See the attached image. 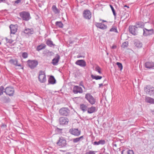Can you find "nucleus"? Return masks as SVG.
Listing matches in <instances>:
<instances>
[{
  "label": "nucleus",
  "mask_w": 154,
  "mask_h": 154,
  "mask_svg": "<svg viewBox=\"0 0 154 154\" xmlns=\"http://www.w3.org/2000/svg\"><path fill=\"white\" fill-rule=\"evenodd\" d=\"M20 16L23 20L28 21L31 18L29 13L27 11H23L19 14Z\"/></svg>",
  "instance_id": "f257e3e1"
},
{
  "label": "nucleus",
  "mask_w": 154,
  "mask_h": 154,
  "mask_svg": "<svg viewBox=\"0 0 154 154\" xmlns=\"http://www.w3.org/2000/svg\"><path fill=\"white\" fill-rule=\"evenodd\" d=\"M27 63L29 67L32 69H34L38 64V61L36 60H28Z\"/></svg>",
  "instance_id": "f03ea898"
},
{
  "label": "nucleus",
  "mask_w": 154,
  "mask_h": 154,
  "mask_svg": "<svg viewBox=\"0 0 154 154\" xmlns=\"http://www.w3.org/2000/svg\"><path fill=\"white\" fill-rule=\"evenodd\" d=\"M59 112L61 116H66L69 115L70 110L67 107H63L60 109Z\"/></svg>",
  "instance_id": "7ed1b4c3"
},
{
  "label": "nucleus",
  "mask_w": 154,
  "mask_h": 154,
  "mask_svg": "<svg viewBox=\"0 0 154 154\" xmlns=\"http://www.w3.org/2000/svg\"><path fill=\"white\" fill-rule=\"evenodd\" d=\"M38 79L41 83H45L46 81V76L44 71L42 70L39 71Z\"/></svg>",
  "instance_id": "20e7f679"
},
{
  "label": "nucleus",
  "mask_w": 154,
  "mask_h": 154,
  "mask_svg": "<svg viewBox=\"0 0 154 154\" xmlns=\"http://www.w3.org/2000/svg\"><path fill=\"white\" fill-rule=\"evenodd\" d=\"M144 90L146 94L150 95L154 94V88L151 85L146 86L144 88Z\"/></svg>",
  "instance_id": "39448f33"
},
{
  "label": "nucleus",
  "mask_w": 154,
  "mask_h": 154,
  "mask_svg": "<svg viewBox=\"0 0 154 154\" xmlns=\"http://www.w3.org/2000/svg\"><path fill=\"white\" fill-rule=\"evenodd\" d=\"M14 91V90L13 88L7 87L5 89L4 92L7 95L10 96H13Z\"/></svg>",
  "instance_id": "423d86ee"
},
{
  "label": "nucleus",
  "mask_w": 154,
  "mask_h": 154,
  "mask_svg": "<svg viewBox=\"0 0 154 154\" xmlns=\"http://www.w3.org/2000/svg\"><path fill=\"white\" fill-rule=\"evenodd\" d=\"M128 29L130 32L134 35H136L138 33L137 27L135 26H129Z\"/></svg>",
  "instance_id": "0eeeda50"
},
{
  "label": "nucleus",
  "mask_w": 154,
  "mask_h": 154,
  "mask_svg": "<svg viewBox=\"0 0 154 154\" xmlns=\"http://www.w3.org/2000/svg\"><path fill=\"white\" fill-rule=\"evenodd\" d=\"M57 144L60 147H65L66 145V141L63 138H60L57 143Z\"/></svg>",
  "instance_id": "6e6552de"
},
{
  "label": "nucleus",
  "mask_w": 154,
  "mask_h": 154,
  "mask_svg": "<svg viewBox=\"0 0 154 154\" xmlns=\"http://www.w3.org/2000/svg\"><path fill=\"white\" fill-rule=\"evenodd\" d=\"M69 132L71 134L75 136H78L81 134V131H79L78 129L71 128L69 130Z\"/></svg>",
  "instance_id": "1a4fd4ad"
},
{
  "label": "nucleus",
  "mask_w": 154,
  "mask_h": 154,
  "mask_svg": "<svg viewBox=\"0 0 154 154\" xmlns=\"http://www.w3.org/2000/svg\"><path fill=\"white\" fill-rule=\"evenodd\" d=\"M59 122L60 125H67L68 123L69 120L66 117H61L59 119Z\"/></svg>",
  "instance_id": "9d476101"
},
{
  "label": "nucleus",
  "mask_w": 154,
  "mask_h": 154,
  "mask_svg": "<svg viewBox=\"0 0 154 154\" xmlns=\"http://www.w3.org/2000/svg\"><path fill=\"white\" fill-rule=\"evenodd\" d=\"M143 35L145 36L152 35L154 33V30L152 29H148L146 28L143 29Z\"/></svg>",
  "instance_id": "9b49d317"
},
{
  "label": "nucleus",
  "mask_w": 154,
  "mask_h": 154,
  "mask_svg": "<svg viewBox=\"0 0 154 154\" xmlns=\"http://www.w3.org/2000/svg\"><path fill=\"white\" fill-rule=\"evenodd\" d=\"M73 93L75 94L78 93H82L83 92V90L81 87L77 85H75L73 88Z\"/></svg>",
  "instance_id": "f8f14e48"
},
{
  "label": "nucleus",
  "mask_w": 154,
  "mask_h": 154,
  "mask_svg": "<svg viewBox=\"0 0 154 154\" xmlns=\"http://www.w3.org/2000/svg\"><path fill=\"white\" fill-rule=\"evenodd\" d=\"M83 16L85 19H90L91 17V12L89 10H85L83 12Z\"/></svg>",
  "instance_id": "ddd939ff"
},
{
  "label": "nucleus",
  "mask_w": 154,
  "mask_h": 154,
  "mask_svg": "<svg viewBox=\"0 0 154 154\" xmlns=\"http://www.w3.org/2000/svg\"><path fill=\"white\" fill-rule=\"evenodd\" d=\"M75 64L81 67H85L86 65V62L83 60H77L75 62Z\"/></svg>",
  "instance_id": "4468645a"
},
{
  "label": "nucleus",
  "mask_w": 154,
  "mask_h": 154,
  "mask_svg": "<svg viewBox=\"0 0 154 154\" xmlns=\"http://www.w3.org/2000/svg\"><path fill=\"white\" fill-rule=\"evenodd\" d=\"M60 59V56L58 54H56L55 57L52 60V63L53 65L54 66L57 65Z\"/></svg>",
  "instance_id": "2eb2a0df"
},
{
  "label": "nucleus",
  "mask_w": 154,
  "mask_h": 154,
  "mask_svg": "<svg viewBox=\"0 0 154 154\" xmlns=\"http://www.w3.org/2000/svg\"><path fill=\"white\" fill-rule=\"evenodd\" d=\"M23 32L28 35H29L34 33V31L32 28L29 29L26 28L24 29Z\"/></svg>",
  "instance_id": "dca6fc26"
},
{
  "label": "nucleus",
  "mask_w": 154,
  "mask_h": 154,
  "mask_svg": "<svg viewBox=\"0 0 154 154\" xmlns=\"http://www.w3.org/2000/svg\"><path fill=\"white\" fill-rule=\"evenodd\" d=\"M145 66L148 69H154V63L152 62H147L145 63Z\"/></svg>",
  "instance_id": "f3484780"
},
{
  "label": "nucleus",
  "mask_w": 154,
  "mask_h": 154,
  "mask_svg": "<svg viewBox=\"0 0 154 154\" xmlns=\"http://www.w3.org/2000/svg\"><path fill=\"white\" fill-rule=\"evenodd\" d=\"M95 25L97 27L103 29H106L107 27L106 25L102 23H96Z\"/></svg>",
  "instance_id": "a211bd4d"
},
{
  "label": "nucleus",
  "mask_w": 154,
  "mask_h": 154,
  "mask_svg": "<svg viewBox=\"0 0 154 154\" xmlns=\"http://www.w3.org/2000/svg\"><path fill=\"white\" fill-rule=\"evenodd\" d=\"M10 29L11 34H14L17 32V29L16 26L13 25H11L10 26Z\"/></svg>",
  "instance_id": "6ab92c4d"
},
{
  "label": "nucleus",
  "mask_w": 154,
  "mask_h": 154,
  "mask_svg": "<svg viewBox=\"0 0 154 154\" xmlns=\"http://www.w3.org/2000/svg\"><path fill=\"white\" fill-rule=\"evenodd\" d=\"M48 82L49 84L53 85L55 84L56 80L53 76L51 75L48 79Z\"/></svg>",
  "instance_id": "aec40b11"
},
{
  "label": "nucleus",
  "mask_w": 154,
  "mask_h": 154,
  "mask_svg": "<svg viewBox=\"0 0 154 154\" xmlns=\"http://www.w3.org/2000/svg\"><path fill=\"white\" fill-rule=\"evenodd\" d=\"M85 98L91 104H94L95 103V100L93 97H85Z\"/></svg>",
  "instance_id": "412c9836"
},
{
  "label": "nucleus",
  "mask_w": 154,
  "mask_h": 154,
  "mask_svg": "<svg viewBox=\"0 0 154 154\" xmlns=\"http://www.w3.org/2000/svg\"><path fill=\"white\" fill-rule=\"evenodd\" d=\"M87 110L88 112L89 113H92L97 111L96 107L93 106L88 108Z\"/></svg>",
  "instance_id": "4be33fe9"
},
{
  "label": "nucleus",
  "mask_w": 154,
  "mask_h": 154,
  "mask_svg": "<svg viewBox=\"0 0 154 154\" xmlns=\"http://www.w3.org/2000/svg\"><path fill=\"white\" fill-rule=\"evenodd\" d=\"M145 100L147 103L151 104H154V99L150 97H146Z\"/></svg>",
  "instance_id": "5701e85b"
},
{
  "label": "nucleus",
  "mask_w": 154,
  "mask_h": 154,
  "mask_svg": "<svg viewBox=\"0 0 154 154\" xmlns=\"http://www.w3.org/2000/svg\"><path fill=\"white\" fill-rule=\"evenodd\" d=\"M51 9L54 13L55 14H59L60 12V10L57 8L55 5H53L52 6Z\"/></svg>",
  "instance_id": "b1692460"
},
{
  "label": "nucleus",
  "mask_w": 154,
  "mask_h": 154,
  "mask_svg": "<svg viewBox=\"0 0 154 154\" xmlns=\"http://www.w3.org/2000/svg\"><path fill=\"white\" fill-rule=\"evenodd\" d=\"M105 143V141L104 140H100L98 141H95L93 143L94 145H103Z\"/></svg>",
  "instance_id": "393cba45"
},
{
  "label": "nucleus",
  "mask_w": 154,
  "mask_h": 154,
  "mask_svg": "<svg viewBox=\"0 0 154 154\" xmlns=\"http://www.w3.org/2000/svg\"><path fill=\"white\" fill-rule=\"evenodd\" d=\"M84 139V136H82L79 137H77L73 139V141L74 143H77L82 140Z\"/></svg>",
  "instance_id": "a878e982"
},
{
  "label": "nucleus",
  "mask_w": 154,
  "mask_h": 154,
  "mask_svg": "<svg viewBox=\"0 0 154 154\" xmlns=\"http://www.w3.org/2000/svg\"><path fill=\"white\" fill-rule=\"evenodd\" d=\"M1 99L3 103H8L10 101V99L8 97H2Z\"/></svg>",
  "instance_id": "bb28decb"
},
{
  "label": "nucleus",
  "mask_w": 154,
  "mask_h": 154,
  "mask_svg": "<svg viewBox=\"0 0 154 154\" xmlns=\"http://www.w3.org/2000/svg\"><path fill=\"white\" fill-rule=\"evenodd\" d=\"M136 27L138 28H143L144 26V24L143 22H137L136 23V24L135 25Z\"/></svg>",
  "instance_id": "cd10ccee"
},
{
  "label": "nucleus",
  "mask_w": 154,
  "mask_h": 154,
  "mask_svg": "<svg viewBox=\"0 0 154 154\" xmlns=\"http://www.w3.org/2000/svg\"><path fill=\"white\" fill-rule=\"evenodd\" d=\"M46 47V45L44 44H42L37 46L36 50L37 51H39L45 49Z\"/></svg>",
  "instance_id": "c85d7f7f"
},
{
  "label": "nucleus",
  "mask_w": 154,
  "mask_h": 154,
  "mask_svg": "<svg viewBox=\"0 0 154 154\" xmlns=\"http://www.w3.org/2000/svg\"><path fill=\"white\" fill-rule=\"evenodd\" d=\"M80 108L83 112H84L88 109V107L86 105L82 104L80 105Z\"/></svg>",
  "instance_id": "c756f323"
},
{
  "label": "nucleus",
  "mask_w": 154,
  "mask_h": 154,
  "mask_svg": "<svg viewBox=\"0 0 154 154\" xmlns=\"http://www.w3.org/2000/svg\"><path fill=\"white\" fill-rule=\"evenodd\" d=\"M134 45L136 46L138 48H141L142 46V43L139 41L137 40L135 41Z\"/></svg>",
  "instance_id": "7c9ffc66"
},
{
  "label": "nucleus",
  "mask_w": 154,
  "mask_h": 154,
  "mask_svg": "<svg viewBox=\"0 0 154 154\" xmlns=\"http://www.w3.org/2000/svg\"><path fill=\"white\" fill-rule=\"evenodd\" d=\"M56 26L60 28H62L63 25L61 21H57L55 22Z\"/></svg>",
  "instance_id": "2f4dec72"
},
{
  "label": "nucleus",
  "mask_w": 154,
  "mask_h": 154,
  "mask_svg": "<svg viewBox=\"0 0 154 154\" xmlns=\"http://www.w3.org/2000/svg\"><path fill=\"white\" fill-rule=\"evenodd\" d=\"M46 44L50 47H52L53 46H55V45L53 43V42L51 40H48L46 42Z\"/></svg>",
  "instance_id": "473e14b6"
},
{
  "label": "nucleus",
  "mask_w": 154,
  "mask_h": 154,
  "mask_svg": "<svg viewBox=\"0 0 154 154\" xmlns=\"http://www.w3.org/2000/svg\"><path fill=\"white\" fill-rule=\"evenodd\" d=\"M91 77L93 79H95L96 80L100 79H102V77L99 75H91Z\"/></svg>",
  "instance_id": "72a5a7b5"
},
{
  "label": "nucleus",
  "mask_w": 154,
  "mask_h": 154,
  "mask_svg": "<svg viewBox=\"0 0 154 154\" xmlns=\"http://www.w3.org/2000/svg\"><path fill=\"white\" fill-rule=\"evenodd\" d=\"M9 62L13 64L16 66L18 63V61L17 60H14L12 59L9 60Z\"/></svg>",
  "instance_id": "f704fd0d"
},
{
  "label": "nucleus",
  "mask_w": 154,
  "mask_h": 154,
  "mask_svg": "<svg viewBox=\"0 0 154 154\" xmlns=\"http://www.w3.org/2000/svg\"><path fill=\"white\" fill-rule=\"evenodd\" d=\"M128 41L125 42L123 43L122 45V47L123 48H127L128 46Z\"/></svg>",
  "instance_id": "c9c22d12"
},
{
  "label": "nucleus",
  "mask_w": 154,
  "mask_h": 154,
  "mask_svg": "<svg viewBox=\"0 0 154 154\" xmlns=\"http://www.w3.org/2000/svg\"><path fill=\"white\" fill-rule=\"evenodd\" d=\"M101 68L98 66H97L95 68V70L98 72L100 74L102 73V72L101 71Z\"/></svg>",
  "instance_id": "e433bc0d"
},
{
  "label": "nucleus",
  "mask_w": 154,
  "mask_h": 154,
  "mask_svg": "<svg viewBox=\"0 0 154 154\" xmlns=\"http://www.w3.org/2000/svg\"><path fill=\"white\" fill-rule=\"evenodd\" d=\"M109 31L111 32H114L118 33V32L116 27H113L109 30Z\"/></svg>",
  "instance_id": "4c0bfd02"
},
{
  "label": "nucleus",
  "mask_w": 154,
  "mask_h": 154,
  "mask_svg": "<svg viewBox=\"0 0 154 154\" xmlns=\"http://www.w3.org/2000/svg\"><path fill=\"white\" fill-rule=\"evenodd\" d=\"M109 6L112 11V13H113V14L114 16H115V17H116V11H115V10L114 8L112 6V5H110Z\"/></svg>",
  "instance_id": "58836bf2"
},
{
  "label": "nucleus",
  "mask_w": 154,
  "mask_h": 154,
  "mask_svg": "<svg viewBox=\"0 0 154 154\" xmlns=\"http://www.w3.org/2000/svg\"><path fill=\"white\" fill-rule=\"evenodd\" d=\"M22 56L23 58H26L28 57V54L26 52H23L22 54Z\"/></svg>",
  "instance_id": "ea45409f"
},
{
  "label": "nucleus",
  "mask_w": 154,
  "mask_h": 154,
  "mask_svg": "<svg viewBox=\"0 0 154 154\" xmlns=\"http://www.w3.org/2000/svg\"><path fill=\"white\" fill-rule=\"evenodd\" d=\"M116 64L118 66V67L120 69V70H121L123 68V66L122 64L119 62H117L116 63Z\"/></svg>",
  "instance_id": "a19ab883"
},
{
  "label": "nucleus",
  "mask_w": 154,
  "mask_h": 154,
  "mask_svg": "<svg viewBox=\"0 0 154 154\" xmlns=\"http://www.w3.org/2000/svg\"><path fill=\"white\" fill-rule=\"evenodd\" d=\"M4 88L3 86H1L0 87V95L2 94L3 92H4Z\"/></svg>",
  "instance_id": "79ce46f5"
},
{
  "label": "nucleus",
  "mask_w": 154,
  "mask_h": 154,
  "mask_svg": "<svg viewBox=\"0 0 154 154\" xmlns=\"http://www.w3.org/2000/svg\"><path fill=\"white\" fill-rule=\"evenodd\" d=\"M127 154H134L133 151L132 149H128L127 151Z\"/></svg>",
  "instance_id": "37998d69"
},
{
  "label": "nucleus",
  "mask_w": 154,
  "mask_h": 154,
  "mask_svg": "<svg viewBox=\"0 0 154 154\" xmlns=\"http://www.w3.org/2000/svg\"><path fill=\"white\" fill-rule=\"evenodd\" d=\"M5 40L7 42L10 44L12 43L13 42V40L11 39H8L7 38H5Z\"/></svg>",
  "instance_id": "c03bdc74"
},
{
  "label": "nucleus",
  "mask_w": 154,
  "mask_h": 154,
  "mask_svg": "<svg viewBox=\"0 0 154 154\" xmlns=\"http://www.w3.org/2000/svg\"><path fill=\"white\" fill-rule=\"evenodd\" d=\"M95 152H96L90 150L88 152H87L85 154H95Z\"/></svg>",
  "instance_id": "a18cd8bd"
},
{
  "label": "nucleus",
  "mask_w": 154,
  "mask_h": 154,
  "mask_svg": "<svg viewBox=\"0 0 154 154\" xmlns=\"http://www.w3.org/2000/svg\"><path fill=\"white\" fill-rule=\"evenodd\" d=\"M44 53L45 54H48V55H51L52 53L51 51H50L49 50H46L44 51Z\"/></svg>",
  "instance_id": "49530a36"
},
{
  "label": "nucleus",
  "mask_w": 154,
  "mask_h": 154,
  "mask_svg": "<svg viewBox=\"0 0 154 154\" xmlns=\"http://www.w3.org/2000/svg\"><path fill=\"white\" fill-rule=\"evenodd\" d=\"M22 0H17L15 1V3L16 4H18Z\"/></svg>",
  "instance_id": "de8ad7c7"
},
{
  "label": "nucleus",
  "mask_w": 154,
  "mask_h": 154,
  "mask_svg": "<svg viewBox=\"0 0 154 154\" xmlns=\"http://www.w3.org/2000/svg\"><path fill=\"white\" fill-rule=\"evenodd\" d=\"M16 66H20L21 67V68L22 69H23V67L22 66H21L20 64H18L17 63V64Z\"/></svg>",
  "instance_id": "09e8293b"
},
{
  "label": "nucleus",
  "mask_w": 154,
  "mask_h": 154,
  "mask_svg": "<svg viewBox=\"0 0 154 154\" xmlns=\"http://www.w3.org/2000/svg\"><path fill=\"white\" fill-rule=\"evenodd\" d=\"M79 85L82 86L83 88H85L84 86L83 85V83L82 82H81L79 84Z\"/></svg>",
  "instance_id": "8fccbe9b"
},
{
  "label": "nucleus",
  "mask_w": 154,
  "mask_h": 154,
  "mask_svg": "<svg viewBox=\"0 0 154 154\" xmlns=\"http://www.w3.org/2000/svg\"><path fill=\"white\" fill-rule=\"evenodd\" d=\"M99 88H100L102 86H103V83L99 84Z\"/></svg>",
  "instance_id": "3c124183"
},
{
  "label": "nucleus",
  "mask_w": 154,
  "mask_h": 154,
  "mask_svg": "<svg viewBox=\"0 0 154 154\" xmlns=\"http://www.w3.org/2000/svg\"><path fill=\"white\" fill-rule=\"evenodd\" d=\"M112 48L115 49L116 48V46L115 45H113L112 47Z\"/></svg>",
  "instance_id": "603ef678"
},
{
  "label": "nucleus",
  "mask_w": 154,
  "mask_h": 154,
  "mask_svg": "<svg viewBox=\"0 0 154 154\" xmlns=\"http://www.w3.org/2000/svg\"><path fill=\"white\" fill-rule=\"evenodd\" d=\"M1 2H3L4 3H6V0H0Z\"/></svg>",
  "instance_id": "864d4df0"
},
{
  "label": "nucleus",
  "mask_w": 154,
  "mask_h": 154,
  "mask_svg": "<svg viewBox=\"0 0 154 154\" xmlns=\"http://www.w3.org/2000/svg\"><path fill=\"white\" fill-rule=\"evenodd\" d=\"M89 95V96H92L91 95H90V94H86L85 96H88L87 95Z\"/></svg>",
  "instance_id": "5fc2aeb1"
},
{
  "label": "nucleus",
  "mask_w": 154,
  "mask_h": 154,
  "mask_svg": "<svg viewBox=\"0 0 154 154\" xmlns=\"http://www.w3.org/2000/svg\"><path fill=\"white\" fill-rule=\"evenodd\" d=\"M57 130H60V131H62V129H60V128H57Z\"/></svg>",
  "instance_id": "6e6d98bb"
},
{
  "label": "nucleus",
  "mask_w": 154,
  "mask_h": 154,
  "mask_svg": "<svg viewBox=\"0 0 154 154\" xmlns=\"http://www.w3.org/2000/svg\"><path fill=\"white\" fill-rule=\"evenodd\" d=\"M77 97H75L73 98V100H75V99H77Z\"/></svg>",
  "instance_id": "4d7b16f0"
},
{
  "label": "nucleus",
  "mask_w": 154,
  "mask_h": 154,
  "mask_svg": "<svg viewBox=\"0 0 154 154\" xmlns=\"http://www.w3.org/2000/svg\"><path fill=\"white\" fill-rule=\"evenodd\" d=\"M125 150L124 149H123L121 152V154H123V152H124L125 151Z\"/></svg>",
  "instance_id": "13d9d810"
},
{
  "label": "nucleus",
  "mask_w": 154,
  "mask_h": 154,
  "mask_svg": "<svg viewBox=\"0 0 154 154\" xmlns=\"http://www.w3.org/2000/svg\"><path fill=\"white\" fill-rule=\"evenodd\" d=\"M152 114L154 115V109L151 111Z\"/></svg>",
  "instance_id": "bf43d9fd"
},
{
  "label": "nucleus",
  "mask_w": 154,
  "mask_h": 154,
  "mask_svg": "<svg viewBox=\"0 0 154 154\" xmlns=\"http://www.w3.org/2000/svg\"><path fill=\"white\" fill-rule=\"evenodd\" d=\"M113 146H115L116 147L117 146V145L116 144H114V143H113Z\"/></svg>",
  "instance_id": "052dcab7"
},
{
  "label": "nucleus",
  "mask_w": 154,
  "mask_h": 154,
  "mask_svg": "<svg viewBox=\"0 0 154 154\" xmlns=\"http://www.w3.org/2000/svg\"><path fill=\"white\" fill-rule=\"evenodd\" d=\"M100 20L102 21V22H106V21L104 20Z\"/></svg>",
  "instance_id": "680f3d73"
},
{
  "label": "nucleus",
  "mask_w": 154,
  "mask_h": 154,
  "mask_svg": "<svg viewBox=\"0 0 154 154\" xmlns=\"http://www.w3.org/2000/svg\"><path fill=\"white\" fill-rule=\"evenodd\" d=\"M60 151L62 152H65L66 151H65V150H60Z\"/></svg>",
  "instance_id": "e2e57ef3"
},
{
  "label": "nucleus",
  "mask_w": 154,
  "mask_h": 154,
  "mask_svg": "<svg viewBox=\"0 0 154 154\" xmlns=\"http://www.w3.org/2000/svg\"><path fill=\"white\" fill-rule=\"evenodd\" d=\"M124 7H127V8H129V6H127V5H125V6H124Z\"/></svg>",
  "instance_id": "0e129e2a"
},
{
  "label": "nucleus",
  "mask_w": 154,
  "mask_h": 154,
  "mask_svg": "<svg viewBox=\"0 0 154 154\" xmlns=\"http://www.w3.org/2000/svg\"><path fill=\"white\" fill-rule=\"evenodd\" d=\"M52 95H56L57 94H54L53 93V94H52Z\"/></svg>",
  "instance_id": "69168bd1"
},
{
  "label": "nucleus",
  "mask_w": 154,
  "mask_h": 154,
  "mask_svg": "<svg viewBox=\"0 0 154 154\" xmlns=\"http://www.w3.org/2000/svg\"><path fill=\"white\" fill-rule=\"evenodd\" d=\"M55 93H58V92H57V91H55L54 92Z\"/></svg>",
  "instance_id": "338daca9"
},
{
  "label": "nucleus",
  "mask_w": 154,
  "mask_h": 154,
  "mask_svg": "<svg viewBox=\"0 0 154 154\" xmlns=\"http://www.w3.org/2000/svg\"><path fill=\"white\" fill-rule=\"evenodd\" d=\"M105 99L106 100V97H105Z\"/></svg>",
  "instance_id": "774afa93"
}]
</instances>
